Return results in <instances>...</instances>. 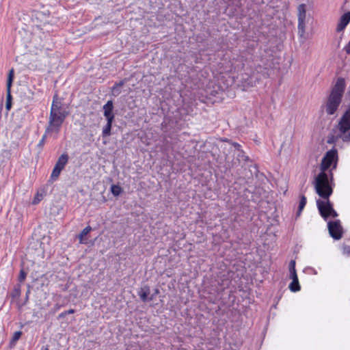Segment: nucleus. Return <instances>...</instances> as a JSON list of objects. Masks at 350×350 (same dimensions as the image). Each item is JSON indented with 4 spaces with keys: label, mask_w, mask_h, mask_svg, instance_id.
<instances>
[{
    "label": "nucleus",
    "mask_w": 350,
    "mask_h": 350,
    "mask_svg": "<svg viewBox=\"0 0 350 350\" xmlns=\"http://www.w3.org/2000/svg\"><path fill=\"white\" fill-rule=\"evenodd\" d=\"M67 116L68 112L62 109V103L59 100L57 95L55 94L51 104L46 131L59 133Z\"/></svg>",
    "instance_id": "nucleus-1"
},
{
    "label": "nucleus",
    "mask_w": 350,
    "mask_h": 350,
    "mask_svg": "<svg viewBox=\"0 0 350 350\" xmlns=\"http://www.w3.org/2000/svg\"><path fill=\"white\" fill-rule=\"evenodd\" d=\"M345 80L342 77L337 79L335 85L332 88L325 104V111L328 115L334 114L338 110L345 89Z\"/></svg>",
    "instance_id": "nucleus-2"
},
{
    "label": "nucleus",
    "mask_w": 350,
    "mask_h": 350,
    "mask_svg": "<svg viewBox=\"0 0 350 350\" xmlns=\"http://www.w3.org/2000/svg\"><path fill=\"white\" fill-rule=\"evenodd\" d=\"M314 186L317 193L322 198L328 200L333 193L326 172H320L315 178Z\"/></svg>",
    "instance_id": "nucleus-3"
},
{
    "label": "nucleus",
    "mask_w": 350,
    "mask_h": 350,
    "mask_svg": "<svg viewBox=\"0 0 350 350\" xmlns=\"http://www.w3.org/2000/svg\"><path fill=\"white\" fill-rule=\"evenodd\" d=\"M338 152L335 149L327 151L322 159L320 170L321 172H326L335 160H337Z\"/></svg>",
    "instance_id": "nucleus-4"
},
{
    "label": "nucleus",
    "mask_w": 350,
    "mask_h": 350,
    "mask_svg": "<svg viewBox=\"0 0 350 350\" xmlns=\"http://www.w3.org/2000/svg\"><path fill=\"white\" fill-rule=\"evenodd\" d=\"M14 77V70L12 68L8 73L7 83H6V103L5 108L10 111L12 107V97L11 94V88Z\"/></svg>",
    "instance_id": "nucleus-5"
},
{
    "label": "nucleus",
    "mask_w": 350,
    "mask_h": 350,
    "mask_svg": "<svg viewBox=\"0 0 350 350\" xmlns=\"http://www.w3.org/2000/svg\"><path fill=\"white\" fill-rule=\"evenodd\" d=\"M328 230L330 236L336 240L340 239L342 237V228L338 220L329 221Z\"/></svg>",
    "instance_id": "nucleus-6"
},
{
    "label": "nucleus",
    "mask_w": 350,
    "mask_h": 350,
    "mask_svg": "<svg viewBox=\"0 0 350 350\" xmlns=\"http://www.w3.org/2000/svg\"><path fill=\"white\" fill-rule=\"evenodd\" d=\"M317 205L321 215L323 218L326 219L330 217V212L332 211L333 206L329 199L326 201L318 200Z\"/></svg>",
    "instance_id": "nucleus-7"
},
{
    "label": "nucleus",
    "mask_w": 350,
    "mask_h": 350,
    "mask_svg": "<svg viewBox=\"0 0 350 350\" xmlns=\"http://www.w3.org/2000/svg\"><path fill=\"white\" fill-rule=\"evenodd\" d=\"M338 128L341 133H346L350 130V109L342 115L340 118Z\"/></svg>",
    "instance_id": "nucleus-8"
},
{
    "label": "nucleus",
    "mask_w": 350,
    "mask_h": 350,
    "mask_svg": "<svg viewBox=\"0 0 350 350\" xmlns=\"http://www.w3.org/2000/svg\"><path fill=\"white\" fill-rule=\"evenodd\" d=\"M350 22V11L345 13L342 14L339 20V22L338 23L337 27H336V31L340 32L342 30L345 29L347 25Z\"/></svg>",
    "instance_id": "nucleus-9"
},
{
    "label": "nucleus",
    "mask_w": 350,
    "mask_h": 350,
    "mask_svg": "<svg viewBox=\"0 0 350 350\" xmlns=\"http://www.w3.org/2000/svg\"><path fill=\"white\" fill-rule=\"evenodd\" d=\"M150 294V288L148 286H145L140 288L138 292V295L142 301L146 302L147 301H151L153 299V296H151L148 298V295Z\"/></svg>",
    "instance_id": "nucleus-10"
},
{
    "label": "nucleus",
    "mask_w": 350,
    "mask_h": 350,
    "mask_svg": "<svg viewBox=\"0 0 350 350\" xmlns=\"http://www.w3.org/2000/svg\"><path fill=\"white\" fill-rule=\"evenodd\" d=\"M292 282L289 284L288 288L292 292H297L301 289L297 275H289Z\"/></svg>",
    "instance_id": "nucleus-11"
},
{
    "label": "nucleus",
    "mask_w": 350,
    "mask_h": 350,
    "mask_svg": "<svg viewBox=\"0 0 350 350\" xmlns=\"http://www.w3.org/2000/svg\"><path fill=\"white\" fill-rule=\"evenodd\" d=\"M113 104L112 100H108L103 106V113L105 118L115 116L113 113Z\"/></svg>",
    "instance_id": "nucleus-12"
},
{
    "label": "nucleus",
    "mask_w": 350,
    "mask_h": 350,
    "mask_svg": "<svg viewBox=\"0 0 350 350\" xmlns=\"http://www.w3.org/2000/svg\"><path fill=\"white\" fill-rule=\"evenodd\" d=\"M92 231V228L90 226L85 227L79 234L78 239L79 241V243L85 244L87 243V238L86 236Z\"/></svg>",
    "instance_id": "nucleus-13"
},
{
    "label": "nucleus",
    "mask_w": 350,
    "mask_h": 350,
    "mask_svg": "<svg viewBox=\"0 0 350 350\" xmlns=\"http://www.w3.org/2000/svg\"><path fill=\"white\" fill-rule=\"evenodd\" d=\"M298 36L299 38L304 41L306 38V21H298Z\"/></svg>",
    "instance_id": "nucleus-14"
},
{
    "label": "nucleus",
    "mask_w": 350,
    "mask_h": 350,
    "mask_svg": "<svg viewBox=\"0 0 350 350\" xmlns=\"http://www.w3.org/2000/svg\"><path fill=\"white\" fill-rule=\"evenodd\" d=\"M68 161V155L67 153H63L57 159L55 166L64 170Z\"/></svg>",
    "instance_id": "nucleus-15"
},
{
    "label": "nucleus",
    "mask_w": 350,
    "mask_h": 350,
    "mask_svg": "<svg viewBox=\"0 0 350 350\" xmlns=\"http://www.w3.org/2000/svg\"><path fill=\"white\" fill-rule=\"evenodd\" d=\"M297 18L298 21H306V5L304 3L299 5L297 8Z\"/></svg>",
    "instance_id": "nucleus-16"
},
{
    "label": "nucleus",
    "mask_w": 350,
    "mask_h": 350,
    "mask_svg": "<svg viewBox=\"0 0 350 350\" xmlns=\"http://www.w3.org/2000/svg\"><path fill=\"white\" fill-rule=\"evenodd\" d=\"M21 286L20 284H16L14 286V289L11 292L10 296L14 299L16 298H18L21 295Z\"/></svg>",
    "instance_id": "nucleus-17"
},
{
    "label": "nucleus",
    "mask_w": 350,
    "mask_h": 350,
    "mask_svg": "<svg viewBox=\"0 0 350 350\" xmlns=\"http://www.w3.org/2000/svg\"><path fill=\"white\" fill-rule=\"evenodd\" d=\"M124 83H125V80H122L119 82H116L111 88L112 92L113 93H116L117 94H119L120 93L119 88L122 87L124 85Z\"/></svg>",
    "instance_id": "nucleus-18"
},
{
    "label": "nucleus",
    "mask_w": 350,
    "mask_h": 350,
    "mask_svg": "<svg viewBox=\"0 0 350 350\" xmlns=\"http://www.w3.org/2000/svg\"><path fill=\"white\" fill-rule=\"evenodd\" d=\"M44 196V191H38L32 200V204L34 205L38 204L43 199Z\"/></svg>",
    "instance_id": "nucleus-19"
},
{
    "label": "nucleus",
    "mask_w": 350,
    "mask_h": 350,
    "mask_svg": "<svg viewBox=\"0 0 350 350\" xmlns=\"http://www.w3.org/2000/svg\"><path fill=\"white\" fill-rule=\"evenodd\" d=\"M62 171V169L55 165L51 174V178L53 180H56L59 176Z\"/></svg>",
    "instance_id": "nucleus-20"
},
{
    "label": "nucleus",
    "mask_w": 350,
    "mask_h": 350,
    "mask_svg": "<svg viewBox=\"0 0 350 350\" xmlns=\"http://www.w3.org/2000/svg\"><path fill=\"white\" fill-rule=\"evenodd\" d=\"M307 202V199L305 196L301 195L300 197L299 207H298V214L299 215L302 210L304 208Z\"/></svg>",
    "instance_id": "nucleus-21"
},
{
    "label": "nucleus",
    "mask_w": 350,
    "mask_h": 350,
    "mask_svg": "<svg viewBox=\"0 0 350 350\" xmlns=\"http://www.w3.org/2000/svg\"><path fill=\"white\" fill-rule=\"evenodd\" d=\"M111 191L113 196H118L122 193V189L120 186L113 185L111 187Z\"/></svg>",
    "instance_id": "nucleus-22"
},
{
    "label": "nucleus",
    "mask_w": 350,
    "mask_h": 350,
    "mask_svg": "<svg viewBox=\"0 0 350 350\" xmlns=\"http://www.w3.org/2000/svg\"><path fill=\"white\" fill-rule=\"evenodd\" d=\"M111 127H112V125L106 124V125L103 129V131H102L103 137H107L111 135Z\"/></svg>",
    "instance_id": "nucleus-23"
},
{
    "label": "nucleus",
    "mask_w": 350,
    "mask_h": 350,
    "mask_svg": "<svg viewBox=\"0 0 350 350\" xmlns=\"http://www.w3.org/2000/svg\"><path fill=\"white\" fill-rule=\"evenodd\" d=\"M289 275H297L295 269V261L294 260H291L289 262Z\"/></svg>",
    "instance_id": "nucleus-24"
},
{
    "label": "nucleus",
    "mask_w": 350,
    "mask_h": 350,
    "mask_svg": "<svg viewBox=\"0 0 350 350\" xmlns=\"http://www.w3.org/2000/svg\"><path fill=\"white\" fill-rule=\"evenodd\" d=\"M22 336V332L21 331H17V332H15L13 334V336H12V340L13 342H16L17 340H18L20 339V338Z\"/></svg>",
    "instance_id": "nucleus-25"
},
{
    "label": "nucleus",
    "mask_w": 350,
    "mask_h": 350,
    "mask_svg": "<svg viewBox=\"0 0 350 350\" xmlns=\"http://www.w3.org/2000/svg\"><path fill=\"white\" fill-rule=\"evenodd\" d=\"M26 275H27L26 273L23 270H21L20 272L19 276H18L19 282L24 281L25 279L26 278Z\"/></svg>",
    "instance_id": "nucleus-26"
},
{
    "label": "nucleus",
    "mask_w": 350,
    "mask_h": 350,
    "mask_svg": "<svg viewBox=\"0 0 350 350\" xmlns=\"http://www.w3.org/2000/svg\"><path fill=\"white\" fill-rule=\"evenodd\" d=\"M114 118H115V116H109L108 118H106V119H107V124L112 125L113 122L114 120Z\"/></svg>",
    "instance_id": "nucleus-27"
},
{
    "label": "nucleus",
    "mask_w": 350,
    "mask_h": 350,
    "mask_svg": "<svg viewBox=\"0 0 350 350\" xmlns=\"http://www.w3.org/2000/svg\"><path fill=\"white\" fill-rule=\"evenodd\" d=\"M66 315H68L67 314V312L66 310L61 312L59 315H58V319H64Z\"/></svg>",
    "instance_id": "nucleus-28"
},
{
    "label": "nucleus",
    "mask_w": 350,
    "mask_h": 350,
    "mask_svg": "<svg viewBox=\"0 0 350 350\" xmlns=\"http://www.w3.org/2000/svg\"><path fill=\"white\" fill-rule=\"evenodd\" d=\"M330 216H332L334 218L338 217V213L334 208H332V211H331L330 212Z\"/></svg>",
    "instance_id": "nucleus-29"
},
{
    "label": "nucleus",
    "mask_w": 350,
    "mask_h": 350,
    "mask_svg": "<svg viewBox=\"0 0 350 350\" xmlns=\"http://www.w3.org/2000/svg\"><path fill=\"white\" fill-rule=\"evenodd\" d=\"M230 144L237 150L241 148V145L237 142H230Z\"/></svg>",
    "instance_id": "nucleus-30"
},
{
    "label": "nucleus",
    "mask_w": 350,
    "mask_h": 350,
    "mask_svg": "<svg viewBox=\"0 0 350 350\" xmlns=\"http://www.w3.org/2000/svg\"><path fill=\"white\" fill-rule=\"evenodd\" d=\"M342 139L345 142H350V132L348 134L345 135Z\"/></svg>",
    "instance_id": "nucleus-31"
},
{
    "label": "nucleus",
    "mask_w": 350,
    "mask_h": 350,
    "mask_svg": "<svg viewBox=\"0 0 350 350\" xmlns=\"http://www.w3.org/2000/svg\"><path fill=\"white\" fill-rule=\"evenodd\" d=\"M45 137L46 136L44 135L42 139H40V141L39 142V146H42L44 143V141H45Z\"/></svg>",
    "instance_id": "nucleus-32"
},
{
    "label": "nucleus",
    "mask_w": 350,
    "mask_h": 350,
    "mask_svg": "<svg viewBox=\"0 0 350 350\" xmlns=\"http://www.w3.org/2000/svg\"><path fill=\"white\" fill-rule=\"evenodd\" d=\"M68 314H72L75 312V310L74 309H69L66 310Z\"/></svg>",
    "instance_id": "nucleus-33"
},
{
    "label": "nucleus",
    "mask_w": 350,
    "mask_h": 350,
    "mask_svg": "<svg viewBox=\"0 0 350 350\" xmlns=\"http://www.w3.org/2000/svg\"><path fill=\"white\" fill-rule=\"evenodd\" d=\"M159 293V290L158 288H157V289H155V291H154V295H152V296H153V297H154V295H157Z\"/></svg>",
    "instance_id": "nucleus-34"
},
{
    "label": "nucleus",
    "mask_w": 350,
    "mask_h": 350,
    "mask_svg": "<svg viewBox=\"0 0 350 350\" xmlns=\"http://www.w3.org/2000/svg\"><path fill=\"white\" fill-rule=\"evenodd\" d=\"M42 350H49V349L47 347H46V348H44V349H43Z\"/></svg>",
    "instance_id": "nucleus-35"
}]
</instances>
